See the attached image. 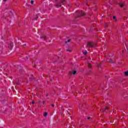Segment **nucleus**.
<instances>
[{
    "label": "nucleus",
    "mask_w": 128,
    "mask_h": 128,
    "mask_svg": "<svg viewBox=\"0 0 128 128\" xmlns=\"http://www.w3.org/2000/svg\"><path fill=\"white\" fill-rule=\"evenodd\" d=\"M56 2V4H55L56 8H60L62 4H66V0H52Z\"/></svg>",
    "instance_id": "1"
},
{
    "label": "nucleus",
    "mask_w": 128,
    "mask_h": 128,
    "mask_svg": "<svg viewBox=\"0 0 128 128\" xmlns=\"http://www.w3.org/2000/svg\"><path fill=\"white\" fill-rule=\"evenodd\" d=\"M87 46L88 48H96L97 46L96 44L94 42H87Z\"/></svg>",
    "instance_id": "2"
},
{
    "label": "nucleus",
    "mask_w": 128,
    "mask_h": 128,
    "mask_svg": "<svg viewBox=\"0 0 128 128\" xmlns=\"http://www.w3.org/2000/svg\"><path fill=\"white\" fill-rule=\"evenodd\" d=\"M76 14H78V18H80L82 16H86V14L82 11L77 10Z\"/></svg>",
    "instance_id": "3"
},
{
    "label": "nucleus",
    "mask_w": 128,
    "mask_h": 128,
    "mask_svg": "<svg viewBox=\"0 0 128 128\" xmlns=\"http://www.w3.org/2000/svg\"><path fill=\"white\" fill-rule=\"evenodd\" d=\"M16 68L18 70H19L20 72L22 70V67L20 66H16Z\"/></svg>",
    "instance_id": "4"
},
{
    "label": "nucleus",
    "mask_w": 128,
    "mask_h": 128,
    "mask_svg": "<svg viewBox=\"0 0 128 128\" xmlns=\"http://www.w3.org/2000/svg\"><path fill=\"white\" fill-rule=\"evenodd\" d=\"M108 110V108L106 107V108H104L102 110V112H106Z\"/></svg>",
    "instance_id": "5"
},
{
    "label": "nucleus",
    "mask_w": 128,
    "mask_h": 128,
    "mask_svg": "<svg viewBox=\"0 0 128 128\" xmlns=\"http://www.w3.org/2000/svg\"><path fill=\"white\" fill-rule=\"evenodd\" d=\"M40 38H42L44 40H46V36H42L40 37Z\"/></svg>",
    "instance_id": "6"
},
{
    "label": "nucleus",
    "mask_w": 128,
    "mask_h": 128,
    "mask_svg": "<svg viewBox=\"0 0 128 128\" xmlns=\"http://www.w3.org/2000/svg\"><path fill=\"white\" fill-rule=\"evenodd\" d=\"M88 66L89 68H92V66L90 63H88Z\"/></svg>",
    "instance_id": "7"
},
{
    "label": "nucleus",
    "mask_w": 128,
    "mask_h": 128,
    "mask_svg": "<svg viewBox=\"0 0 128 128\" xmlns=\"http://www.w3.org/2000/svg\"><path fill=\"white\" fill-rule=\"evenodd\" d=\"M120 6V8H124V3H120L119 4Z\"/></svg>",
    "instance_id": "8"
},
{
    "label": "nucleus",
    "mask_w": 128,
    "mask_h": 128,
    "mask_svg": "<svg viewBox=\"0 0 128 128\" xmlns=\"http://www.w3.org/2000/svg\"><path fill=\"white\" fill-rule=\"evenodd\" d=\"M124 76H128V70L125 72L124 73Z\"/></svg>",
    "instance_id": "9"
},
{
    "label": "nucleus",
    "mask_w": 128,
    "mask_h": 128,
    "mask_svg": "<svg viewBox=\"0 0 128 128\" xmlns=\"http://www.w3.org/2000/svg\"><path fill=\"white\" fill-rule=\"evenodd\" d=\"M113 20H114L115 22H118V19H116V16H113Z\"/></svg>",
    "instance_id": "10"
},
{
    "label": "nucleus",
    "mask_w": 128,
    "mask_h": 128,
    "mask_svg": "<svg viewBox=\"0 0 128 128\" xmlns=\"http://www.w3.org/2000/svg\"><path fill=\"white\" fill-rule=\"evenodd\" d=\"M47 116H48V112H45L44 114V118H46Z\"/></svg>",
    "instance_id": "11"
},
{
    "label": "nucleus",
    "mask_w": 128,
    "mask_h": 128,
    "mask_svg": "<svg viewBox=\"0 0 128 128\" xmlns=\"http://www.w3.org/2000/svg\"><path fill=\"white\" fill-rule=\"evenodd\" d=\"M8 48H10V50H12V45H10L8 46Z\"/></svg>",
    "instance_id": "12"
},
{
    "label": "nucleus",
    "mask_w": 128,
    "mask_h": 128,
    "mask_svg": "<svg viewBox=\"0 0 128 128\" xmlns=\"http://www.w3.org/2000/svg\"><path fill=\"white\" fill-rule=\"evenodd\" d=\"M83 54H88V52L86 50L84 51V52H83Z\"/></svg>",
    "instance_id": "13"
},
{
    "label": "nucleus",
    "mask_w": 128,
    "mask_h": 128,
    "mask_svg": "<svg viewBox=\"0 0 128 128\" xmlns=\"http://www.w3.org/2000/svg\"><path fill=\"white\" fill-rule=\"evenodd\" d=\"M76 74V71L74 70V71L73 72V74L74 76V74Z\"/></svg>",
    "instance_id": "14"
},
{
    "label": "nucleus",
    "mask_w": 128,
    "mask_h": 128,
    "mask_svg": "<svg viewBox=\"0 0 128 128\" xmlns=\"http://www.w3.org/2000/svg\"><path fill=\"white\" fill-rule=\"evenodd\" d=\"M34 0H31V4H34Z\"/></svg>",
    "instance_id": "15"
},
{
    "label": "nucleus",
    "mask_w": 128,
    "mask_h": 128,
    "mask_svg": "<svg viewBox=\"0 0 128 128\" xmlns=\"http://www.w3.org/2000/svg\"><path fill=\"white\" fill-rule=\"evenodd\" d=\"M64 107H62L61 108V111L62 112H64Z\"/></svg>",
    "instance_id": "16"
},
{
    "label": "nucleus",
    "mask_w": 128,
    "mask_h": 128,
    "mask_svg": "<svg viewBox=\"0 0 128 128\" xmlns=\"http://www.w3.org/2000/svg\"><path fill=\"white\" fill-rule=\"evenodd\" d=\"M17 84H20V80H18L17 82H16Z\"/></svg>",
    "instance_id": "17"
},
{
    "label": "nucleus",
    "mask_w": 128,
    "mask_h": 128,
    "mask_svg": "<svg viewBox=\"0 0 128 128\" xmlns=\"http://www.w3.org/2000/svg\"><path fill=\"white\" fill-rule=\"evenodd\" d=\"M66 52H72V50H66Z\"/></svg>",
    "instance_id": "18"
},
{
    "label": "nucleus",
    "mask_w": 128,
    "mask_h": 128,
    "mask_svg": "<svg viewBox=\"0 0 128 128\" xmlns=\"http://www.w3.org/2000/svg\"><path fill=\"white\" fill-rule=\"evenodd\" d=\"M70 42V40H68L67 42H66V44L67 42Z\"/></svg>",
    "instance_id": "19"
},
{
    "label": "nucleus",
    "mask_w": 128,
    "mask_h": 128,
    "mask_svg": "<svg viewBox=\"0 0 128 128\" xmlns=\"http://www.w3.org/2000/svg\"><path fill=\"white\" fill-rule=\"evenodd\" d=\"M51 106H52V108H54V104H52Z\"/></svg>",
    "instance_id": "20"
},
{
    "label": "nucleus",
    "mask_w": 128,
    "mask_h": 128,
    "mask_svg": "<svg viewBox=\"0 0 128 128\" xmlns=\"http://www.w3.org/2000/svg\"><path fill=\"white\" fill-rule=\"evenodd\" d=\"M69 74H72V72H69Z\"/></svg>",
    "instance_id": "21"
},
{
    "label": "nucleus",
    "mask_w": 128,
    "mask_h": 128,
    "mask_svg": "<svg viewBox=\"0 0 128 128\" xmlns=\"http://www.w3.org/2000/svg\"><path fill=\"white\" fill-rule=\"evenodd\" d=\"M36 102L34 101H32V104H34Z\"/></svg>",
    "instance_id": "22"
},
{
    "label": "nucleus",
    "mask_w": 128,
    "mask_h": 128,
    "mask_svg": "<svg viewBox=\"0 0 128 128\" xmlns=\"http://www.w3.org/2000/svg\"><path fill=\"white\" fill-rule=\"evenodd\" d=\"M110 102V104H109V106H110V104H112V103L110 102Z\"/></svg>",
    "instance_id": "23"
},
{
    "label": "nucleus",
    "mask_w": 128,
    "mask_h": 128,
    "mask_svg": "<svg viewBox=\"0 0 128 128\" xmlns=\"http://www.w3.org/2000/svg\"><path fill=\"white\" fill-rule=\"evenodd\" d=\"M46 102L44 101H43V104H44Z\"/></svg>",
    "instance_id": "24"
},
{
    "label": "nucleus",
    "mask_w": 128,
    "mask_h": 128,
    "mask_svg": "<svg viewBox=\"0 0 128 128\" xmlns=\"http://www.w3.org/2000/svg\"><path fill=\"white\" fill-rule=\"evenodd\" d=\"M88 120H90V117H88Z\"/></svg>",
    "instance_id": "25"
},
{
    "label": "nucleus",
    "mask_w": 128,
    "mask_h": 128,
    "mask_svg": "<svg viewBox=\"0 0 128 128\" xmlns=\"http://www.w3.org/2000/svg\"><path fill=\"white\" fill-rule=\"evenodd\" d=\"M26 60H28V56H26Z\"/></svg>",
    "instance_id": "26"
},
{
    "label": "nucleus",
    "mask_w": 128,
    "mask_h": 128,
    "mask_svg": "<svg viewBox=\"0 0 128 128\" xmlns=\"http://www.w3.org/2000/svg\"><path fill=\"white\" fill-rule=\"evenodd\" d=\"M48 96V94H46V96Z\"/></svg>",
    "instance_id": "27"
},
{
    "label": "nucleus",
    "mask_w": 128,
    "mask_h": 128,
    "mask_svg": "<svg viewBox=\"0 0 128 128\" xmlns=\"http://www.w3.org/2000/svg\"><path fill=\"white\" fill-rule=\"evenodd\" d=\"M35 20H38V17L36 18H35Z\"/></svg>",
    "instance_id": "28"
},
{
    "label": "nucleus",
    "mask_w": 128,
    "mask_h": 128,
    "mask_svg": "<svg viewBox=\"0 0 128 128\" xmlns=\"http://www.w3.org/2000/svg\"><path fill=\"white\" fill-rule=\"evenodd\" d=\"M32 78H30V80H32Z\"/></svg>",
    "instance_id": "29"
},
{
    "label": "nucleus",
    "mask_w": 128,
    "mask_h": 128,
    "mask_svg": "<svg viewBox=\"0 0 128 128\" xmlns=\"http://www.w3.org/2000/svg\"><path fill=\"white\" fill-rule=\"evenodd\" d=\"M7 0H4V2H6Z\"/></svg>",
    "instance_id": "30"
},
{
    "label": "nucleus",
    "mask_w": 128,
    "mask_h": 128,
    "mask_svg": "<svg viewBox=\"0 0 128 128\" xmlns=\"http://www.w3.org/2000/svg\"><path fill=\"white\" fill-rule=\"evenodd\" d=\"M112 60H108V62H112Z\"/></svg>",
    "instance_id": "31"
},
{
    "label": "nucleus",
    "mask_w": 128,
    "mask_h": 128,
    "mask_svg": "<svg viewBox=\"0 0 128 128\" xmlns=\"http://www.w3.org/2000/svg\"><path fill=\"white\" fill-rule=\"evenodd\" d=\"M99 66H100V65H98V67L99 68Z\"/></svg>",
    "instance_id": "32"
},
{
    "label": "nucleus",
    "mask_w": 128,
    "mask_h": 128,
    "mask_svg": "<svg viewBox=\"0 0 128 128\" xmlns=\"http://www.w3.org/2000/svg\"><path fill=\"white\" fill-rule=\"evenodd\" d=\"M68 114V111H67Z\"/></svg>",
    "instance_id": "33"
}]
</instances>
